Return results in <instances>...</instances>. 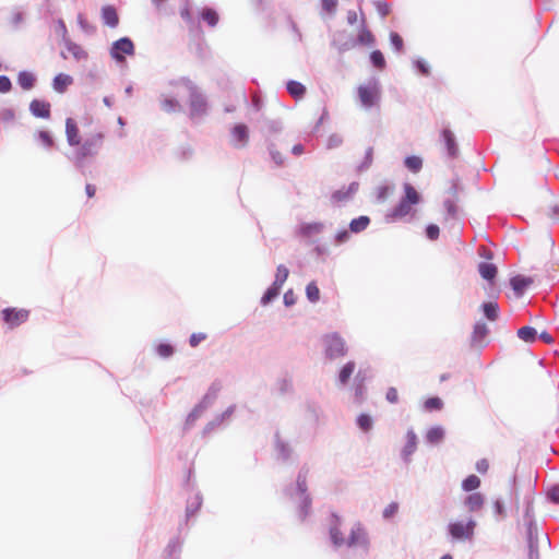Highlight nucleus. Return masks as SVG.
<instances>
[{
	"label": "nucleus",
	"mask_w": 559,
	"mask_h": 559,
	"mask_svg": "<svg viewBox=\"0 0 559 559\" xmlns=\"http://www.w3.org/2000/svg\"><path fill=\"white\" fill-rule=\"evenodd\" d=\"M235 412V406H229L226 411H224L222 414L216 415L212 420H210L204 429L203 435L209 436L212 432H214L216 429H218L221 426H223L226 421L230 419Z\"/></svg>",
	"instance_id": "obj_12"
},
{
	"label": "nucleus",
	"mask_w": 559,
	"mask_h": 559,
	"mask_svg": "<svg viewBox=\"0 0 559 559\" xmlns=\"http://www.w3.org/2000/svg\"><path fill=\"white\" fill-rule=\"evenodd\" d=\"M358 98L365 108L376 106L380 99V90L376 82L360 85L357 90Z\"/></svg>",
	"instance_id": "obj_9"
},
{
	"label": "nucleus",
	"mask_w": 559,
	"mask_h": 559,
	"mask_svg": "<svg viewBox=\"0 0 559 559\" xmlns=\"http://www.w3.org/2000/svg\"><path fill=\"white\" fill-rule=\"evenodd\" d=\"M324 356L329 360L343 358L348 353L345 338L338 332L326 333L322 337Z\"/></svg>",
	"instance_id": "obj_6"
},
{
	"label": "nucleus",
	"mask_w": 559,
	"mask_h": 559,
	"mask_svg": "<svg viewBox=\"0 0 559 559\" xmlns=\"http://www.w3.org/2000/svg\"><path fill=\"white\" fill-rule=\"evenodd\" d=\"M442 405H443V402L441 399H439L437 396L429 397L425 402V409L426 411H439L442 408Z\"/></svg>",
	"instance_id": "obj_51"
},
{
	"label": "nucleus",
	"mask_w": 559,
	"mask_h": 559,
	"mask_svg": "<svg viewBox=\"0 0 559 559\" xmlns=\"http://www.w3.org/2000/svg\"><path fill=\"white\" fill-rule=\"evenodd\" d=\"M388 402L395 404L399 402V393L395 388H389L385 395Z\"/></svg>",
	"instance_id": "obj_58"
},
{
	"label": "nucleus",
	"mask_w": 559,
	"mask_h": 559,
	"mask_svg": "<svg viewBox=\"0 0 559 559\" xmlns=\"http://www.w3.org/2000/svg\"><path fill=\"white\" fill-rule=\"evenodd\" d=\"M287 91L293 97L301 98L306 93V87L297 81H289L287 83Z\"/></svg>",
	"instance_id": "obj_36"
},
{
	"label": "nucleus",
	"mask_w": 559,
	"mask_h": 559,
	"mask_svg": "<svg viewBox=\"0 0 559 559\" xmlns=\"http://www.w3.org/2000/svg\"><path fill=\"white\" fill-rule=\"evenodd\" d=\"M12 88L10 79L5 75H0V93H8Z\"/></svg>",
	"instance_id": "obj_55"
},
{
	"label": "nucleus",
	"mask_w": 559,
	"mask_h": 559,
	"mask_svg": "<svg viewBox=\"0 0 559 559\" xmlns=\"http://www.w3.org/2000/svg\"><path fill=\"white\" fill-rule=\"evenodd\" d=\"M397 511H399V504L395 502H392L383 510L382 515L384 519H391L397 513Z\"/></svg>",
	"instance_id": "obj_54"
},
{
	"label": "nucleus",
	"mask_w": 559,
	"mask_h": 559,
	"mask_svg": "<svg viewBox=\"0 0 559 559\" xmlns=\"http://www.w3.org/2000/svg\"><path fill=\"white\" fill-rule=\"evenodd\" d=\"M356 425L360 431L368 433L373 429L374 420L371 415L362 413L357 416Z\"/></svg>",
	"instance_id": "obj_28"
},
{
	"label": "nucleus",
	"mask_w": 559,
	"mask_h": 559,
	"mask_svg": "<svg viewBox=\"0 0 559 559\" xmlns=\"http://www.w3.org/2000/svg\"><path fill=\"white\" fill-rule=\"evenodd\" d=\"M66 136L70 146H78L80 144V131L72 118H67L66 120Z\"/></svg>",
	"instance_id": "obj_17"
},
{
	"label": "nucleus",
	"mask_w": 559,
	"mask_h": 559,
	"mask_svg": "<svg viewBox=\"0 0 559 559\" xmlns=\"http://www.w3.org/2000/svg\"><path fill=\"white\" fill-rule=\"evenodd\" d=\"M365 377L358 371L354 378L353 395L356 404H361L366 399Z\"/></svg>",
	"instance_id": "obj_16"
},
{
	"label": "nucleus",
	"mask_w": 559,
	"mask_h": 559,
	"mask_svg": "<svg viewBox=\"0 0 559 559\" xmlns=\"http://www.w3.org/2000/svg\"><path fill=\"white\" fill-rule=\"evenodd\" d=\"M73 83L72 76L64 73H59L52 81V87L58 93H64L67 88Z\"/></svg>",
	"instance_id": "obj_23"
},
{
	"label": "nucleus",
	"mask_w": 559,
	"mask_h": 559,
	"mask_svg": "<svg viewBox=\"0 0 559 559\" xmlns=\"http://www.w3.org/2000/svg\"><path fill=\"white\" fill-rule=\"evenodd\" d=\"M202 19L210 25L215 26L218 22L217 13L212 9H205L202 12Z\"/></svg>",
	"instance_id": "obj_50"
},
{
	"label": "nucleus",
	"mask_w": 559,
	"mask_h": 559,
	"mask_svg": "<svg viewBox=\"0 0 559 559\" xmlns=\"http://www.w3.org/2000/svg\"><path fill=\"white\" fill-rule=\"evenodd\" d=\"M544 211L551 219L559 221V195L547 193L544 199Z\"/></svg>",
	"instance_id": "obj_14"
},
{
	"label": "nucleus",
	"mask_w": 559,
	"mask_h": 559,
	"mask_svg": "<svg viewBox=\"0 0 559 559\" xmlns=\"http://www.w3.org/2000/svg\"><path fill=\"white\" fill-rule=\"evenodd\" d=\"M306 296L308 300L312 304H316L320 299V289L318 288L314 282H311L306 287Z\"/></svg>",
	"instance_id": "obj_43"
},
{
	"label": "nucleus",
	"mask_w": 559,
	"mask_h": 559,
	"mask_svg": "<svg viewBox=\"0 0 559 559\" xmlns=\"http://www.w3.org/2000/svg\"><path fill=\"white\" fill-rule=\"evenodd\" d=\"M110 55L119 62L124 61L126 56L134 55V45L132 40L128 37L116 40L110 49Z\"/></svg>",
	"instance_id": "obj_10"
},
{
	"label": "nucleus",
	"mask_w": 559,
	"mask_h": 559,
	"mask_svg": "<svg viewBox=\"0 0 559 559\" xmlns=\"http://www.w3.org/2000/svg\"><path fill=\"white\" fill-rule=\"evenodd\" d=\"M310 473V467L307 464L300 466L296 483L287 487L286 493L290 498L298 499L299 502V518L305 520L311 510V498L308 491L307 478Z\"/></svg>",
	"instance_id": "obj_2"
},
{
	"label": "nucleus",
	"mask_w": 559,
	"mask_h": 559,
	"mask_svg": "<svg viewBox=\"0 0 559 559\" xmlns=\"http://www.w3.org/2000/svg\"><path fill=\"white\" fill-rule=\"evenodd\" d=\"M533 283V280L527 276L516 275L511 278L510 284L518 296L523 295L525 289Z\"/></svg>",
	"instance_id": "obj_22"
},
{
	"label": "nucleus",
	"mask_w": 559,
	"mask_h": 559,
	"mask_svg": "<svg viewBox=\"0 0 559 559\" xmlns=\"http://www.w3.org/2000/svg\"><path fill=\"white\" fill-rule=\"evenodd\" d=\"M426 234L430 240H436L439 236V227L437 225H429L426 229Z\"/></svg>",
	"instance_id": "obj_59"
},
{
	"label": "nucleus",
	"mask_w": 559,
	"mask_h": 559,
	"mask_svg": "<svg viewBox=\"0 0 559 559\" xmlns=\"http://www.w3.org/2000/svg\"><path fill=\"white\" fill-rule=\"evenodd\" d=\"M322 7L328 12H334L337 7V0H321Z\"/></svg>",
	"instance_id": "obj_61"
},
{
	"label": "nucleus",
	"mask_w": 559,
	"mask_h": 559,
	"mask_svg": "<svg viewBox=\"0 0 559 559\" xmlns=\"http://www.w3.org/2000/svg\"><path fill=\"white\" fill-rule=\"evenodd\" d=\"M66 47L71 57L74 58L76 61L86 60L88 57L86 50L82 46L73 41L68 40L66 43Z\"/></svg>",
	"instance_id": "obj_27"
},
{
	"label": "nucleus",
	"mask_w": 559,
	"mask_h": 559,
	"mask_svg": "<svg viewBox=\"0 0 559 559\" xmlns=\"http://www.w3.org/2000/svg\"><path fill=\"white\" fill-rule=\"evenodd\" d=\"M37 139L46 148H51L55 145L51 134L46 130L38 131Z\"/></svg>",
	"instance_id": "obj_47"
},
{
	"label": "nucleus",
	"mask_w": 559,
	"mask_h": 559,
	"mask_svg": "<svg viewBox=\"0 0 559 559\" xmlns=\"http://www.w3.org/2000/svg\"><path fill=\"white\" fill-rule=\"evenodd\" d=\"M488 328L484 322H477L473 331V342L480 343L487 335Z\"/></svg>",
	"instance_id": "obj_39"
},
{
	"label": "nucleus",
	"mask_w": 559,
	"mask_h": 559,
	"mask_svg": "<svg viewBox=\"0 0 559 559\" xmlns=\"http://www.w3.org/2000/svg\"><path fill=\"white\" fill-rule=\"evenodd\" d=\"M370 59L372 64L379 69L382 70L385 67V59L380 50H373L370 55Z\"/></svg>",
	"instance_id": "obj_49"
},
{
	"label": "nucleus",
	"mask_w": 559,
	"mask_h": 559,
	"mask_svg": "<svg viewBox=\"0 0 559 559\" xmlns=\"http://www.w3.org/2000/svg\"><path fill=\"white\" fill-rule=\"evenodd\" d=\"M201 506H202V496H201L200 492H197L187 502V507H186V518H187V521L198 513V511L200 510Z\"/></svg>",
	"instance_id": "obj_25"
},
{
	"label": "nucleus",
	"mask_w": 559,
	"mask_h": 559,
	"mask_svg": "<svg viewBox=\"0 0 559 559\" xmlns=\"http://www.w3.org/2000/svg\"><path fill=\"white\" fill-rule=\"evenodd\" d=\"M356 364L353 360H349L342 366L336 377V384L338 388H345L348 385L349 379L354 374Z\"/></svg>",
	"instance_id": "obj_15"
},
{
	"label": "nucleus",
	"mask_w": 559,
	"mask_h": 559,
	"mask_svg": "<svg viewBox=\"0 0 559 559\" xmlns=\"http://www.w3.org/2000/svg\"><path fill=\"white\" fill-rule=\"evenodd\" d=\"M162 107L164 110L166 111H173L175 110L176 108L179 107V104L177 100L175 99H165L163 103H162Z\"/></svg>",
	"instance_id": "obj_57"
},
{
	"label": "nucleus",
	"mask_w": 559,
	"mask_h": 559,
	"mask_svg": "<svg viewBox=\"0 0 559 559\" xmlns=\"http://www.w3.org/2000/svg\"><path fill=\"white\" fill-rule=\"evenodd\" d=\"M493 511L498 520H503L507 516L504 501L501 498H497L493 501Z\"/></svg>",
	"instance_id": "obj_48"
},
{
	"label": "nucleus",
	"mask_w": 559,
	"mask_h": 559,
	"mask_svg": "<svg viewBox=\"0 0 559 559\" xmlns=\"http://www.w3.org/2000/svg\"><path fill=\"white\" fill-rule=\"evenodd\" d=\"M15 119V112L11 107H0V123L8 126Z\"/></svg>",
	"instance_id": "obj_41"
},
{
	"label": "nucleus",
	"mask_w": 559,
	"mask_h": 559,
	"mask_svg": "<svg viewBox=\"0 0 559 559\" xmlns=\"http://www.w3.org/2000/svg\"><path fill=\"white\" fill-rule=\"evenodd\" d=\"M485 497L480 492H473L465 497L463 504L469 512H477L483 508Z\"/></svg>",
	"instance_id": "obj_19"
},
{
	"label": "nucleus",
	"mask_w": 559,
	"mask_h": 559,
	"mask_svg": "<svg viewBox=\"0 0 559 559\" xmlns=\"http://www.w3.org/2000/svg\"><path fill=\"white\" fill-rule=\"evenodd\" d=\"M370 223V218L368 216H359L358 218H354L349 224V229L352 233H360L365 230Z\"/></svg>",
	"instance_id": "obj_35"
},
{
	"label": "nucleus",
	"mask_w": 559,
	"mask_h": 559,
	"mask_svg": "<svg viewBox=\"0 0 559 559\" xmlns=\"http://www.w3.org/2000/svg\"><path fill=\"white\" fill-rule=\"evenodd\" d=\"M418 448V436L416 435L413 428H409L406 431L404 438V444L400 450V459L405 466H409L413 462V455L417 451Z\"/></svg>",
	"instance_id": "obj_8"
},
{
	"label": "nucleus",
	"mask_w": 559,
	"mask_h": 559,
	"mask_svg": "<svg viewBox=\"0 0 559 559\" xmlns=\"http://www.w3.org/2000/svg\"><path fill=\"white\" fill-rule=\"evenodd\" d=\"M190 88L192 91V95H191V111H192V114H203L205 111V107H206L204 99L195 93L193 86H190Z\"/></svg>",
	"instance_id": "obj_31"
},
{
	"label": "nucleus",
	"mask_w": 559,
	"mask_h": 559,
	"mask_svg": "<svg viewBox=\"0 0 559 559\" xmlns=\"http://www.w3.org/2000/svg\"><path fill=\"white\" fill-rule=\"evenodd\" d=\"M207 335L205 333H193L190 335L189 344L191 347H197L201 342L205 341Z\"/></svg>",
	"instance_id": "obj_53"
},
{
	"label": "nucleus",
	"mask_w": 559,
	"mask_h": 559,
	"mask_svg": "<svg viewBox=\"0 0 559 559\" xmlns=\"http://www.w3.org/2000/svg\"><path fill=\"white\" fill-rule=\"evenodd\" d=\"M390 41L396 51H402L404 43L403 38L397 33H390Z\"/></svg>",
	"instance_id": "obj_52"
},
{
	"label": "nucleus",
	"mask_w": 559,
	"mask_h": 559,
	"mask_svg": "<svg viewBox=\"0 0 559 559\" xmlns=\"http://www.w3.org/2000/svg\"><path fill=\"white\" fill-rule=\"evenodd\" d=\"M405 166L413 173H418L423 167V159L419 156H407L404 160Z\"/></svg>",
	"instance_id": "obj_42"
},
{
	"label": "nucleus",
	"mask_w": 559,
	"mask_h": 559,
	"mask_svg": "<svg viewBox=\"0 0 559 559\" xmlns=\"http://www.w3.org/2000/svg\"><path fill=\"white\" fill-rule=\"evenodd\" d=\"M276 388L282 394L290 393L293 391V381L288 377L280 378L276 381Z\"/></svg>",
	"instance_id": "obj_44"
},
{
	"label": "nucleus",
	"mask_w": 559,
	"mask_h": 559,
	"mask_svg": "<svg viewBox=\"0 0 559 559\" xmlns=\"http://www.w3.org/2000/svg\"><path fill=\"white\" fill-rule=\"evenodd\" d=\"M476 526L477 523L473 518L451 521L447 526V533L452 542H472L474 539Z\"/></svg>",
	"instance_id": "obj_4"
},
{
	"label": "nucleus",
	"mask_w": 559,
	"mask_h": 559,
	"mask_svg": "<svg viewBox=\"0 0 559 559\" xmlns=\"http://www.w3.org/2000/svg\"><path fill=\"white\" fill-rule=\"evenodd\" d=\"M484 314L487 319L493 321L498 317V306L493 302H485L483 305Z\"/></svg>",
	"instance_id": "obj_46"
},
{
	"label": "nucleus",
	"mask_w": 559,
	"mask_h": 559,
	"mask_svg": "<svg viewBox=\"0 0 559 559\" xmlns=\"http://www.w3.org/2000/svg\"><path fill=\"white\" fill-rule=\"evenodd\" d=\"M36 78L33 73L21 71L17 75V83L24 91H29L35 86Z\"/></svg>",
	"instance_id": "obj_30"
},
{
	"label": "nucleus",
	"mask_w": 559,
	"mask_h": 559,
	"mask_svg": "<svg viewBox=\"0 0 559 559\" xmlns=\"http://www.w3.org/2000/svg\"><path fill=\"white\" fill-rule=\"evenodd\" d=\"M357 43L362 46H370L374 43V36L368 29L364 17L361 20V24H360L359 32L357 35Z\"/></svg>",
	"instance_id": "obj_24"
},
{
	"label": "nucleus",
	"mask_w": 559,
	"mask_h": 559,
	"mask_svg": "<svg viewBox=\"0 0 559 559\" xmlns=\"http://www.w3.org/2000/svg\"><path fill=\"white\" fill-rule=\"evenodd\" d=\"M404 197L393 209L391 216L393 218H404L413 216L416 212L415 206L420 202V194L411 183H404Z\"/></svg>",
	"instance_id": "obj_3"
},
{
	"label": "nucleus",
	"mask_w": 559,
	"mask_h": 559,
	"mask_svg": "<svg viewBox=\"0 0 559 559\" xmlns=\"http://www.w3.org/2000/svg\"><path fill=\"white\" fill-rule=\"evenodd\" d=\"M218 388L212 385L207 393L203 396L201 402L194 406V408L188 414L185 423V430L191 429L197 420L202 417L207 408L211 407L214 400L216 399Z\"/></svg>",
	"instance_id": "obj_7"
},
{
	"label": "nucleus",
	"mask_w": 559,
	"mask_h": 559,
	"mask_svg": "<svg viewBox=\"0 0 559 559\" xmlns=\"http://www.w3.org/2000/svg\"><path fill=\"white\" fill-rule=\"evenodd\" d=\"M85 192H86V195L91 199V198H94L95 194H96V187L92 183H87L85 186Z\"/></svg>",
	"instance_id": "obj_64"
},
{
	"label": "nucleus",
	"mask_w": 559,
	"mask_h": 559,
	"mask_svg": "<svg viewBox=\"0 0 559 559\" xmlns=\"http://www.w3.org/2000/svg\"><path fill=\"white\" fill-rule=\"evenodd\" d=\"M281 289H282V286H276V284L273 282V284L263 294L261 301H260L261 305L262 306L270 305L280 295Z\"/></svg>",
	"instance_id": "obj_33"
},
{
	"label": "nucleus",
	"mask_w": 559,
	"mask_h": 559,
	"mask_svg": "<svg viewBox=\"0 0 559 559\" xmlns=\"http://www.w3.org/2000/svg\"><path fill=\"white\" fill-rule=\"evenodd\" d=\"M442 136H443V140L445 142L449 155L452 156V157L456 156V154H457V145H456V142H455L453 133L450 130L444 129L442 131Z\"/></svg>",
	"instance_id": "obj_32"
},
{
	"label": "nucleus",
	"mask_w": 559,
	"mask_h": 559,
	"mask_svg": "<svg viewBox=\"0 0 559 559\" xmlns=\"http://www.w3.org/2000/svg\"><path fill=\"white\" fill-rule=\"evenodd\" d=\"M2 320L10 328L14 329L28 319V311L16 308H5L1 311Z\"/></svg>",
	"instance_id": "obj_11"
},
{
	"label": "nucleus",
	"mask_w": 559,
	"mask_h": 559,
	"mask_svg": "<svg viewBox=\"0 0 559 559\" xmlns=\"http://www.w3.org/2000/svg\"><path fill=\"white\" fill-rule=\"evenodd\" d=\"M102 17L106 25L116 27L119 23L117 11L111 5H106L102 9Z\"/></svg>",
	"instance_id": "obj_26"
},
{
	"label": "nucleus",
	"mask_w": 559,
	"mask_h": 559,
	"mask_svg": "<svg viewBox=\"0 0 559 559\" xmlns=\"http://www.w3.org/2000/svg\"><path fill=\"white\" fill-rule=\"evenodd\" d=\"M104 134L102 132H95L90 134L83 143L80 142L78 146H75L74 151V162L80 165L85 159L94 157L100 151L104 143Z\"/></svg>",
	"instance_id": "obj_5"
},
{
	"label": "nucleus",
	"mask_w": 559,
	"mask_h": 559,
	"mask_svg": "<svg viewBox=\"0 0 559 559\" xmlns=\"http://www.w3.org/2000/svg\"><path fill=\"white\" fill-rule=\"evenodd\" d=\"M518 336L524 342H534L537 336V331L532 326H522L518 330Z\"/></svg>",
	"instance_id": "obj_37"
},
{
	"label": "nucleus",
	"mask_w": 559,
	"mask_h": 559,
	"mask_svg": "<svg viewBox=\"0 0 559 559\" xmlns=\"http://www.w3.org/2000/svg\"><path fill=\"white\" fill-rule=\"evenodd\" d=\"M155 352L160 358H169L174 355L175 348L169 343H159L155 346Z\"/></svg>",
	"instance_id": "obj_40"
},
{
	"label": "nucleus",
	"mask_w": 559,
	"mask_h": 559,
	"mask_svg": "<svg viewBox=\"0 0 559 559\" xmlns=\"http://www.w3.org/2000/svg\"><path fill=\"white\" fill-rule=\"evenodd\" d=\"M296 296L294 294V292L292 289L287 290L285 294H284V298H283V301H284V305L286 307H292L296 304Z\"/></svg>",
	"instance_id": "obj_56"
},
{
	"label": "nucleus",
	"mask_w": 559,
	"mask_h": 559,
	"mask_svg": "<svg viewBox=\"0 0 559 559\" xmlns=\"http://www.w3.org/2000/svg\"><path fill=\"white\" fill-rule=\"evenodd\" d=\"M478 272L484 280L491 282L497 275V266L489 262H480L478 264Z\"/></svg>",
	"instance_id": "obj_29"
},
{
	"label": "nucleus",
	"mask_w": 559,
	"mask_h": 559,
	"mask_svg": "<svg viewBox=\"0 0 559 559\" xmlns=\"http://www.w3.org/2000/svg\"><path fill=\"white\" fill-rule=\"evenodd\" d=\"M275 449L282 461L287 462L293 457L294 450L292 445L280 437H276Z\"/></svg>",
	"instance_id": "obj_21"
},
{
	"label": "nucleus",
	"mask_w": 559,
	"mask_h": 559,
	"mask_svg": "<svg viewBox=\"0 0 559 559\" xmlns=\"http://www.w3.org/2000/svg\"><path fill=\"white\" fill-rule=\"evenodd\" d=\"M488 466H489V464L486 460H480L476 464V468L479 473H486L488 469Z\"/></svg>",
	"instance_id": "obj_63"
},
{
	"label": "nucleus",
	"mask_w": 559,
	"mask_h": 559,
	"mask_svg": "<svg viewBox=\"0 0 559 559\" xmlns=\"http://www.w3.org/2000/svg\"><path fill=\"white\" fill-rule=\"evenodd\" d=\"M288 274H289V271L285 265H283V264L278 265L277 270H276V274H275V280H274V283L276 284V286H283L288 277Z\"/></svg>",
	"instance_id": "obj_45"
},
{
	"label": "nucleus",
	"mask_w": 559,
	"mask_h": 559,
	"mask_svg": "<svg viewBox=\"0 0 559 559\" xmlns=\"http://www.w3.org/2000/svg\"><path fill=\"white\" fill-rule=\"evenodd\" d=\"M548 498L555 502V503H559V485H556V486H552L549 490H548Z\"/></svg>",
	"instance_id": "obj_60"
},
{
	"label": "nucleus",
	"mask_w": 559,
	"mask_h": 559,
	"mask_svg": "<svg viewBox=\"0 0 559 559\" xmlns=\"http://www.w3.org/2000/svg\"><path fill=\"white\" fill-rule=\"evenodd\" d=\"M445 436V431L441 426H435L427 430L425 435V440L430 445L440 444Z\"/></svg>",
	"instance_id": "obj_20"
},
{
	"label": "nucleus",
	"mask_w": 559,
	"mask_h": 559,
	"mask_svg": "<svg viewBox=\"0 0 559 559\" xmlns=\"http://www.w3.org/2000/svg\"><path fill=\"white\" fill-rule=\"evenodd\" d=\"M270 153H271V156H272V158H273V160L275 162V164H276V165H278V166H280V165H282V164H283V162H284V160H283V156H282V154H281L278 151H276V150H274V148L272 147V148L270 150Z\"/></svg>",
	"instance_id": "obj_62"
},
{
	"label": "nucleus",
	"mask_w": 559,
	"mask_h": 559,
	"mask_svg": "<svg viewBox=\"0 0 559 559\" xmlns=\"http://www.w3.org/2000/svg\"><path fill=\"white\" fill-rule=\"evenodd\" d=\"M231 134H233L234 139L242 145H245L248 142L249 133H248V128L245 124L235 126L231 131Z\"/></svg>",
	"instance_id": "obj_34"
},
{
	"label": "nucleus",
	"mask_w": 559,
	"mask_h": 559,
	"mask_svg": "<svg viewBox=\"0 0 559 559\" xmlns=\"http://www.w3.org/2000/svg\"><path fill=\"white\" fill-rule=\"evenodd\" d=\"M29 110L38 118L48 119L50 117V104L46 100L33 99L29 104Z\"/></svg>",
	"instance_id": "obj_18"
},
{
	"label": "nucleus",
	"mask_w": 559,
	"mask_h": 559,
	"mask_svg": "<svg viewBox=\"0 0 559 559\" xmlns=\"http://www.w3.org/2000/svg\"><path fill=\"white\" fill-rule=\"evenodd\" d=\"M330 539L336 548L346 546L348 548L361 549L365 554H368L370 549V537L362 523H353L348 536L345 537L343 532L340 530L338 518L335 515L334 523L330 526Z\"/></svg>",
	"instance_id": "obj_1"
},
{
	"label": "nucleus",
	"mask_w": 559,
	"mask_h": 559,
	"mask_svg": "<svg viewBox=\"0 0 559 559\" xmlns=\"http://www.w3.org/2000/svg\"><path fill=\"white\" fill-rule=\"evenodd\" d=\"M525 521L527 522V540L532 554L537 543L538 528L536 522L533 520L532 507L530 504L526 507Z\"/></svg>",
	"instance_id": "obj_13"
},
{
	"label": "nucleus",
	"mask_w": 559,
	"mask_h": 559,
	"mask_svg": "<svg viewBox=\"0 0 559 559\" xmlns=\"http://www.w3.org/2000/svg\"><path fill=\"white\" fill-rule=\"evenodd\" d=\"M480 486V478L476 475H469L462 481V489L464 491H474Z\"/></svg>",
	"instance_id": "obj_38"
}]
</instances>
